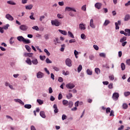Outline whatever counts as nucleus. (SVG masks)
<instances>
[{"label":"nucleus","mask_w":130,"mask_h":130,"mask_svg":"<svg viewBox=\"0 0 130 130\" xmlns=\"http://www.w3.org/2000/svg\"><path fill=\"white\" fill-rule=\"evenodd\" d=\"M51 24L53 26L58 27V26H60V25H61V22H59L58 19H55L54 20H51Z\"/></svg>","instance_id":"obj_1"},{"label":"nucleus","mask_w":130,"mask_h":130,"mask_svg":"<svg viewBox=\"0 0 130 130\" xmlns=\"http://www.w3.org/2000/svg\"><path fill=\"white\" fill-rule=\"evenodd\" d=\"M119 97V94L117 92H115L113 94L112 98L113 100L116 101V100H118V98Z\"/></svg>","instance_id":"obj_2"},{"label":"nucleus","mask_w":130,"mask_h":130,"mask_svg":"<svg viewBox=\"0 0 130 130\" xmlns=\"http://www.w3.org/2000/svg\"><path fill=\"white\" fill-rule=\"evenodd\" d=\"M71 11H73V12H77V10L75 9L74 8L70 7H66L65 8V12H71Z\"/></svg>","instance_id":"obj_3"},{"label":"nucleus","mask_w":130,"mask_h":130,"mask_svg":"<svg viewBox=\"0 0 130 130\" xmlns=\"http://www.w3.org/2000/svg\"><path fill=\"white\" fill-rule=\"evenodd\" d=\"M75 87V84L72 83H69L66 84V87L67 89H74Z\"/></svg>","instance_id":"obj_4"},{"label":"nucleus","mask_w":130,"mask_h":130,"mask_svg":"<svg viewBox=\"0 0 130 130\" xmlns=\"http://www.w3.org/2000/svg\"><path fill=\"white\" fill-rule=\"evenodd\" d=\"M19 28L22 31H27V30L28 29V27L26 25L23 24V25H20L19 27Z\"/></svg>","instance_id":"obj_5"},{"label":"nucleus","mask_w":130,"mask_h":130,"mask_svg":"<svg viewBox=\"0 0 130 130\" xmlns=\"http://www.w3.org/2000/svg\"><path fill=\"white\" fill-rule=\"evenodd\" d=\"M66 64L68 67H72V60L70 58H67L66 60Z\"/></svg>","instance_id":"obj_6"},{"label":"nucleus","mask_w":130,"mask_h":130,"mask_svg":"<svg viewBox=\"0 0 130 130\" xmlns=\"http://www.w3.org/2000/svg\"><path fill=\"white\" fill-rule=\"evenodd\" d=\"M6 18L9 21H14V17H13V16L9 14L6 15Z\"/></svg>","instance_id":"obj_7"},{"label":"nucleus","mask_w":130,"mask_h":130,"mask_svg":"<svg viewBox=\"0 0 130 130\" xmlns=\"http://www.w3.org/2000/svg\"><path fill=\"white\" fill-rule=\"evenodd\" d=\"M44 76V74L42 73L41 72H39L37 74V77L38 79H41V78H43V76Z\"/></svg>","instance_id":"obj_8"},{"label":"nucleus","mask_w":130,"mask_h":130,"mask_svg":"<svg viewBox=\"0 0 130 130\" xmlns=\"http://www.w3.org/2000/svg\"><path fill=\"white\" fill-rule=\"evenodd\" d=\"M95 8L98 9V10H100L101 9V7H102V4L100 3H97L94 5Z\"/></svg>","instance_id":"obj_9"},{"label":"nucleus","mask_w":130,"mask_h":130,"mask_svg":"<svg viewBox=\"0 0 130 130\" xmlns=\"http://www.w3.org/2000/svg\"><path fill=\"white\" fill-rule=\"evenodd\" d=\"M79 29H80V30H86V24L80 23L79 24Z\"/></svg>","instance_id":"obj_10"},{"label":"nucleus","mask_w":130,"mask_h":130,"mask_svg":"<svg viewBox=\"0 0 130 130\" xmlns=\"http://www.w3.org/2000/svg\"><path fill=\"white\" fill-rule=\"evenodd\" d=\"M125 36H130V29H125Z\"/></svg>","instance_id":"obj_11"},{"label":"nucleus","mask_w":130,"mask_h":130,"mask_svg":"<svg viewBox=\"0 0 130 130\" xmlns=\"http://www.w3.org/2000/svg\"><path fill=\"white\" fill-rule=\"evenodd\" d=\"M58 31L61 34H62V35H64V36H66V35H68V32L66 30H62L61 29H58Z\"/></svg>","instance_id":"obj_12"},{"label":"nucleus","mask_w":130,"mask_h":130,"mask_svg":"<svg viewBox=\"0 0 130 130\" xmlns=\"http://www.w3.org/2000/svg\"><path fill=\"white\" fill-rule=\"evenodd\" d=\"M53 108L54 109V112L55 113H57L58 112V109H57V105L56 104L53 105Z\"/></svg>","instance_id":"obj_13"},{"label":"nucleus","mask_w":130,"mask_h":130,"mask_svg":"<svg viewBox=\"0 0 130 130\" xmlns=\"http://www.w3.org/2000/svg\"><path fill=\"white\" fill-rule=\"evenodd\" d=\"M40 115L43 118H45V117H46V116L45 115V113L44 112V111H41L40 113Z\"/></svg>","instance_id":"obj_14"},{"label":"nucleus","mask_w":130,"mask_h":130,"mask_svg":"<svg viewBox=\"0 0 130 130\" xmlns=\"http://www.w3.org/2000/svg\"><path fill=\"white\" fill-rule=\"evenodd\" d=\"M31 62L33 64H38V60L37 58H34L32 60H31Z\"/></svg>","instance_id":"obj_15"},{"label":"nucleus","mask_w":130,"mask_h":130,"mask_svg":"<svg viewBox=\"0 0 130 130\" xmlns=\"http://www.w3.org/2000/svg\"><path fill=\"white\" fill-rule=\"evenodd\" d=\"M17 40H18V41L23 42L24 39L25 38H24V37H23L22 36H19V37H17Z\"/></svg>","instance_id":"obj_16"},{"label":"nucleus","mask_w":130,"mask_h":130,"mask_svg":"<svg viewBox=\"0 0 130 130\" xmlns=\"http://www.w3.org/2000/svg\"><path fill=\"white\" fill-rule=\"evenodd\" d=\"M15 102H17L18 103H20V104H21L22 105H24V102H23V101H22V100H20V99H15Z\"/></svg>","instance_id":"obj_17"},{"label":"nucleus","mask_w":130,"mask_h":130,"mask_svg":"<svg viewBox=\"0 0 130 130\" xmlns=\"http://www.w3.org/2000/svg\"><path fill=\"white\" fill-rule=\"evenodd\" d=\"M90 26L91 28H95V25H94L93 21L92 19L90 20Z\"/></svg>","instance_id":"obj_18"},{"label":"nucleus","mask_w":130,"mask_h":130,"mask_svg":"<svg viewBox=\"0 0 130 130\" xmlns=\"http://www.w3.org/2000/svg\"><path fill=\"white\" fill-rule=\"evenodd\" d=\"M31 107H32V105L30 104H25L24 105V108H26V109H30Z\"/></svg>","instance_id":"obj_19"},{"label":"nucleus","mask_w":130,"mask_h":130,"mask_svg":"<svg viewBox=\"0 0 130 130\" xmlns=\"http://www.w3.org/2000/svg\"><path fill=\"white\" fill-rule=\"evenodd\" d=\"M26 63H28L29 66L32 64V61H31V59L29 58H27L26 60L25 61Z\"/></svg>","instance_id":"obj_20"},{"label":"nucleus","mask_w":130,"mask_h":130,"mask_svg":"<svg viewBox=\"0 0 130 130\" xmlns=\"http://www.w3.org/2000/svg\"><path fill=\"white\" fill-rule=\"evenodd\" d=\"M63 105H65V106H68L69 105V101L67 100H64L62 101Z\"/></svg>","instance_id":"obj_21"},{"label":"nucleus","mask_w":130,"mask_h":130,"mask_svg":"<svg viewBox=\"0 0 130 130\" xmlns=\"http://www.w3.org/2000/svg\"><path fill=\"white\" fill-rule=\"evenodd\" d=\"M33 8V5H29L25 6L26 10H31Z\"/></svg>","instance_id":"obj_22"},{"label":"nucleus","mask_w":130,"mask_h":130,"mask_svg":"<svg viewBox=\"0 0 130 130\" xmlns=\"http://www.w3.org/2000/svg\"><path fill=\"white\" fill-rule=\"evenodd\" d=\"M23 43H25V44H29V43H31V41H30L29 39H24L23 40Z\"/></svg>","instance_id":"obj_23"},{"label":"nucleus","mask_w":130,"mask_h":130,"mask_svg":"<svg viewBox=\"0 0 130 130\" xmlns=\"http://www.w3.org/2000/svg\"><path fill=\"white\" fill-rule=\"evenodd\" d=\"M67 99H71L73 97V94L72 93L69 92L68 94L66 96Z\"/></svg>","instance_id":"obj_24"},{"label":"nucleus","mask_w":130,"mask_h":130,"mask_svg":"<svg viewBox=\"0 0 130 130\" xmlns=\"http://www.w3.org/2000/svg\"><path fill=\"white\" fill-rule=\"evenodd\" d=\"M7 4H9V5H12V6L16 5V3H14L12 1H7Z\"/></svg>","instance_id":"obj_25"},{"label":"nucleus","mask_w":130,"mask_h":130,"mask_svg":"<svg viewBox=\"0 0 130 130\" xmlns=\"http://www.w3.org/2000/svg\"><path fill=\"white\" fill-rule=\"evenodd\" d=\"M129 19H130V15L129 14H126L125 16L124 21H128Z\"/></svg>","instance_id":"obj_26"},{"label":"nucleus","mask_w":130,"mask_h":130,"mask_svg":"<svg viewBox=\"0 0 130 130\" xmlns=\"http://www.w3.org/2000/svg\"><path fill=\"white\" fill-rule=\"evenodd\" d=\"M68 36L69 37H71V38H75V37L74 36L73 33H72V32L70 31H68Z\"/></svg>","instance_id":"obj_27"},{"label":"nucleus","mask_w":130,"mask_h":130,"mask_svg":"<svg viewBox=\"0 0 130 130\" xmlns=\"http://www.w3.org/2000/svg\"><path fill=\"white\" fill-rule=\"evenodd\" d=\"M25 47L26 50H27V51H28V52H31V48H30V46L26 45L25 46Z\"/></svg>","instance_id":"obj_28"},{"label":"nucleus","mask_w":130,"mask_h":130,"mask_svg":"<svg viewBox=\"0 0 130 130\" xmlns=\"http://www.w3.org/2000/svg\"><path fill=\"white\" fill-rule=\"evenodd\" d=\"M82 69H83V67H82V65L81 64L79 65L77 68L78 73H80Z\"/></svg>","instance_id":"obj_29"},{"label":"nucleus","mask_w":130,"mask_h":130,"mask_svg":"<svg viewBox=\"0 0 130 130\" xmlns=\"http://www.w3.org/2000/svg\"><path fill=\"white\" fill-rule=\"evenodd\" d=\"M121 69L122 71H124L125 70V64L124 63L121 64Z\"/></svg>","instance_id":"obj_30"},{"label":"nucleus","mask_w":130,"mask_h":130,"mask_svg":"<svg viewBox=\"0 0 130 130\" xmlns=\"http://www.w3.org/2000/svg\"><path fill=\"white\" fill-rule=\"evenodd\" d=\"M110 23V21L109 20H106L104 23V26H107V25H108Z\"/></svg>","instance_id":"obj_31"},{"label":"nucleus","mask_w":130,"mask_h":130,"mask_svg":"<svg viewBox=\"0 0 130 130\" xmlns=\"http://www.w3.org/2000/svg\"><path fill=\"white\" fill-rule=\"evenodd\" d=\"M122 107L123 109H127V107H128V106L126 103L123 104Z\"/></svg>","instance_id":"obj_32"},{"label":"nucleus","mask_w":130,"mask_h":130,"mask_svg":"<svg viewBox=\"0 0 130 130\" xmlns=\"http://www.w3.org/2000/svg\"><path fill=\"white\" fill-rule=\"evenodd\" d=\"M33 16H34V13L32 12L31 13V15L29 16V18L31 20H35V17H34Z\"/></svg>","instance_id":"obj_33"},{"label":"nucleus","mask_w":130,"mask_h":130,"mask_svg":"<svg viewBox=\"0 0 130 130\" xmlns=\"http://www.w3.org/2000/svg\"><path fill=\"white\" fill-rule=\"evenodd\" d=\"M10 44H13L14 43V37H11L9 40Z\"/></svg>","instance_id":"obj_34"},{"label":"nucleus","mask_w":130,"mask_h":130,"mask_svg":"<svg viewBox=\"0 0 130 130\" xmlns=\"http://www.w3.org/2000/svg\"><path fill=\"white\" fill-rule=\"evenodd\" d=\"M44 52H45L48 56H49L50 55V53L48 51V50L46 49H45L44 50Z\"/></svg>","instance_id":"obj_35"},{"label":"nucleus","mask_w":130,"mask_h":130,"mask_svg":"<svg viewBox=\"0 0 130 130\" xmlns=\"http://www.w3.org/2000/svg\"><path fill=\"white\" fill-rule=\"evenodd\" d=\"M126 40V37H123L120 40V42L123 43L124 41H125Z\"/></svg>","instance_id":"obj_36"},{"label":"nucleus","mask_w":130,"mask_h":130,"mask_svg":"<svg viewBox=\"0 0 130 130\" xmlns=\"http://www.w3.org/2000/svg\"><path fill=\"white\" fill-rule=\"evenodd\" d=\"M124 95L125 97H127V96H129L130 92L129 91H126L124 92Z\"/></svg>","instance_id":"obj_37"},{"label":"nucleus","mask_w":130,"mask_h":130,"mask_svg":"<svg viewBox=\"0 0 130 130\" xmlns=\"http://www.w3.org/2000/svg\"><path fill=\"white\" fill-rule=\"evenodd\" d=\"M95 72L97 75H99V74H100V69L99 68H95Z\"/></svg>","instance_id":"obj_38"},{"label":"nucleus","mask_w":130,"mask_h":130,"mask_svg":"<svg viewBox=\"0 0 130 130\" xmlns=\"http://www.w3.org/2000/svg\"><path fill=\"white\" fill-rule=\"evenodd\" d=\"M68 105H69V108H72V107H73V105H74V103L73 102H69L68 103Z\"/></svg>","instance_id":"obj_39"},{"label":"nucleus","mask_w":130,"mask_h":130,"mask_svg":"<svg viewBox=\"0 0 130 130\" xmlns=\"http://www.w3.org/2000/svg\"><path fill=\"white\" fill-rule=\"evenodd\" d=\"M37 101L38 103H39V104H40V105H42V104L43 103V101H42V100H41L40 99H38Z\"/></svg>","instance_id":"obj_40"},{"label":"nucleus","mask_w":130,"mask_h":130,"mask_svg":"<svg viewBox=\"0 0 130 130\" xmlns=\"http://www.w3.org/2000/svg\"><path fill=\"white\" fill-rule=\"evenodd\" d=\"M32 29L34 30H36V31H39V27H38L37 25L33 26Z\"/></svg>","instance_id":"obj_41"},{"label":"nucleus","mask_w":130,"mask_h":130,"mask_svg":"<svg viewBox=\"0 0 130 130\" xmlns=\"http://www.w3.org/2000/svg\"><path fill=\"white\" fill-rule=\"evenodd\" d=\"M61 48L60 51L62 52H63L64 50V47H66V45L63 44V45H61Z\"/></svg>","instance_id":"obj_42"},{"label":"nucleus","mask_w":130,"mask_h":130,"mask_svg":"<svg viewBox=\"0 0 130 130\" xmlns=\"http://www.w3.org/2000/svg\"><path fill=\"white\" fill-rule=\"evenodd\" d=\"M46 40H48L49 39V35L48 34H46L44 36Z\"/></svg>","instance_id":"obj_43"},{"label":"nucleus","mask_w":130,"mask_h":130,"mask_svg":"<svg viewBox=\"0 0 130 130\" xmlns=\"http://www.w3.org/2000/svg\"><path fill=\"white\" fill-rule=\"evenodd\" d=\"M9 27H10V25L9 24H7L6 25L3 27V29H4L5 30H7L9 29Z\"/></svg>","instance_id":"obj_44"},{"label":"nucleus","mask_w":130,"mask_h":130,"mask_svg":"<svg viewBox=\"0 0 130 130\" xmlns=\"http://www.w3.org/2000/svg\"><path fill=\"white\" fill-rule=\"evenodd\" d=\"M109 78L111 81H113V80H114V76H113V75H110L109 76Z\"/></svg>","instance_id":"obj_45"},{"label":"nucleus","mask_w":130,"mask_h":130,"mask_svg":"<svg viewBox=\"0 0 130 130\" xmlns=\"http://www.w3.org/2000/svg\"><path fill=\"white\" fill-rule=\"evenodd\" d=\"M74 54H75V57L76 58H78V54H79V52H78L77 50H75L74 51Z\"/></svg>","instance_id":"obj_46"},{"label":"nucleus","mask_w":130,"mask_h":130,"mask_svg":"<svg viewBox=\"0 0 130 130\" xmlns=\"http://www.w3.org/2000/svg\"><path fill=\"white\" fill-rule=\"evenodd\" d=\"M54 42H55V45H56L57 43H59L58 41V39L57 38H55V39L54 40Z\"/></svg>","instance_id":"obj_47"},{"label":"nucleus","mask_w":130,"mask_h":130,"mask_svg":"<svg viewBox=\"0 0 130 130\" xmlns=\"http://www.w3.org/2000/svg\"><path fill=\"white\" fill-rule=\"evenodd\" d=\"M81 10H82V11H84V12H86L87 10V8H86V5L83 6L81 8Z\"/></svg>","instance_id":"obj_48"},{"label":"nucleus","mask_w":130,"mask_h":130,"mask_svg":"<svg viewBox=\"0 0 130 130\" xmlns=\"http://www.w3.org/2000/svg\"><path fill=\"white\" fill-rule=\"evenodd\" d=\"M57 16L58 19H62L63 18V16L60 14H58Z\"/></svg>","instance_id":"obj_49"},{"label":"nucleus","mask_w":130,"mask_h":130,"mask_svg":"<svg viewBox=\"0 0 130 130\" xmlns=\"http://www.w3.org/2000/svg\"><path fill=\"white\" fill-rule=\"evenodd\" d=\"M58 99V100H61L62 99V94H61V93H59Z\"/></svg>","instance_id":"obj_50"},{"label":"nucleus","mask_w":130,"mask_h":130,"mask_svg":"<svg viewBox=\"0 0 130 130\" xmlns=\"http://www.w3.org/2000/svg\"><path fill=\"white\" fill-rule=\"evenodd\" d=\"M40 58L41 60H44V59H45V58H46V57L45 56L40 55Z\"/></svg>","instance_id":"obj_51"},{"label":"nucleus","mask_w":130,"mask_h":130,"mask_svg":"<svg viewBox=\"0 0 130 130\" xmlns=\"http://www.w3.org/2000/svg\"><path fill=\"white\" fill-rule=\"evenodd\" d=\"M46 62L47 63H52V62L50 60H49V58H46Z\"/></svg>","instance_id":"obj_52"},{"label":"nucleus","mask_w":130,"mask_h":130,"mask_svg":"<svg viewBox=\"0 0 130 130\" xmlns=\"http://www.w3.org/2000/svg\"><path fill=\"white\" fill-rule=\"evenodd\" d=\"M87 75H89L90 76H91V75H92V71H91V70H90L89 69H87Z\"/></svg>","instance_id":"obj_53"},{"label":"nucleus","mask_w":130,"mask_h":130,"mask_svg":"<svg viewBox=\"0 0 130 130\" xmlns=\"http://www.w3.org/2000/svg\"><path fill=\"white\" fill-rule=\"evenodd\" d=\"M81 38L83 40L86 39V36L85 35V34H81Z\"/></svg>","instance_id":"obj_54"},{"label":"nucleus","mask_w":130,"mask_h":130,"mask_svg":"<svg viewBox=\"0 0 130 130\" xmlns=\"http://www.w3.org/2000/svg\"><path fill=\"white\" fill-rule=\"evenodd\" d=\"M53 70H54V71H56V72H58V71H59V68L56 67H53Z\"/></svg>","instance_id":"obj_55"},{"label":"nucleus","mask_w":130,"mask_h":130,"mask_svg":"<svg viewBox=\"0 0 130 130\" xmlns=\"http://www.w3.org/2000/svg\"><path fill=\"white\" fill-rule=\"evenodd\" d=\"M108 88L109 89H113V83H110L109 85H108Z\"/></svg>","instance_id":"obj_56"},{"label":"nucleus","mask_w":130,"mask_h":130,"mask_svg":"<svg viewBox=\"0 0 130 130\" xmlns=\"http://www.w3.org/2000/svg\"><path fill=\"white\" fill-rule=\"evenodd\" d=\"M110 110H111V109L110 108H107L106 109V113H109L110 112Z\"/></svg>","instance_id":"obj_57"},{"label":"nucleus","mask_w":130,"mask_h":130,"mask_svg":"<svg viewBox=\"0 0 130 130\" xmlns=\"http://www.w3.org/2000/svg\"><path fill=\"white\" fill-rule=\"evenodd\" d=\"M115 25L116 26V30H118L119 29V26H118V23L117 22H115Z\"/></svg>","instance_id":"obj_58"},{"label":"nucleus","mask_w":130,"mask_h":130,"mask_svg":"<svg viewBox=\"0 0 130 130\" xmlns=\"http://www.w3.org/2000/svg\"><path fill=\"white\" fill-rule=\"evenodd\" d=\"M76 42L75 39H71L69 40V43H75Z\"/></svg>","instance_id":"obj_59"},{"label":"nucleus","mask_w":130,"mask_h":130,"mask_svg":"<svg viewBox=\"0 0 130 130\" xmlns=\"http://www.w3.org/2000/svg\"><path fill=\"white\" fill-rule=\"evenodd\" d=\"M59 6H61V7L64 5V3L63 2H58Z\"/></svg>","instance_id":"obj_60"},{"label":"nucleus","mask_w":130,"mask_h":130,"mask_svg":"<svg viewBox=\"0 0 130 130\" xmlns=\"http://www.w3.org/2000/svg\"><path fill=\"white\" fill-rule=\"evenodd\" d=\"M93 47H94V49H95V50H99V47H98V46H97L96 45H94Z\"/></svg>","instance_id":"obj_61"},{"label":"nucleus","mask_w":130,"mask_h":130,"mask_svg":"<svg viewBox=\"0 0 130 130\" xmlns=\"http://www.w3.org/2000/svg\"><path fill=\"white\" fill-rule=\"evenodd\" d=\"M89 59H90V60H93V59H94V55H89Z\"/></svg>","instance_id":"obj_62"},{"label":"nucleus","mask_w":130,"mask_h":130,"mask_svg":"<svg viewBox=\"0 0 130 130\" xmlns=\"http://www.w3.org/2000/svg\"><path fill=\"white\" fill-rule=\"evenodd\" d=\"M64 119H67V115L63 114L62 116V120H64Z\"/></svg>","instance_id":"obj_63"},{"label":"nucleus","mask_w":130,"mask_h":130,"mask_svg":"<svg viewBox=\"0 0 130 130\" xmlns=\"http://www.w3.org/2000/svg\"><path fill=\"white\" fill-rule=\"evenodd\" d=\"M126 62L128 66H130V59L126 60Z\"/></svg>","instance_id":"obj_64"}]
</instances>
